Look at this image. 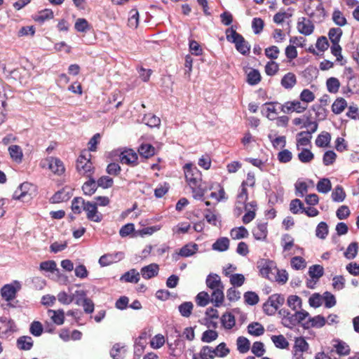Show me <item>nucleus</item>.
Listing matches in <instances>:
<instances>
[{
	"instance_id": "obj_1",
	"label": "nucleus",
	"mask_w": 359,
	"mask_h": 359,
	"mask_svg": "<svg viewBox=\"0 0 359 359\" xmlns=\"http://www.w3.org/2000/svg\"><path fill=\"white\" fill-rule=\"evenodd\" d=\"M225 33L226 40L234 43L238 52L243 55H249L251 46L241 34L238 33L233 27L226 29Z\"/></svg>"
},
{
	"instance_id": "obj_2",
	"label": "nucleus",
	"mask_w": 359,
	"mask_h": 359,
	"mask_svg": "<svg viewBox=\"0 0 359 359\" xmlns=\"http://www.w3.org/2000/svg\"><path fill=\"white\" fill-rule=\"evenodd\" d=\"M90 158L91 154L87 150L81 152L76 163V169L80 175L90 177L94 173L95 168Z\"/></svg>"
},
{
	"instance_id": "obj_3",
	"label": "nucleus",
	"mask_w": 359,
	"mask_h": 359,
	"mask_svg": "<svg viewBox=\"0 0 359 359\" xmlns=\"http://www.w3.org/2000/svg\"><path fill=\"white\" fill-rule=\"evenodd\" d=\"M284 303V295L281 294H271L269 297L267 301L264 303L262 306L263 311L268 316H273Z\"/></svg>"
},
{
	"instance_id": "obj_4",
	"label": "nucleus",
	"mask_w": 359,
	"mask_h": 359,
	"mask_svg": "<svg viewBox=\"0 0 359 359\" xmlns=\"http://www.w3.org/2000/svg\"><path fill=\"white\" fill-rule=\"evenodd\" d=\"M185 179L190 187H198L202 180L201 172L196 165L186 163L184 166Z\"/></svg>"
},
{
	"instance_id": "obj_5",
	"label": "nucleus",
	"mask_w": 359,
	"mask_h": 359,
	"mask_svg": "<svg viewBox=\"0 0 359 359\" xmlns=\"http://www.w3.org/2000/svg\"><path fill=\"white\" fill-rule=\"evenodd\" d=\"M21 289V284L18 280H13L10 284L4 285L1 289V295L4 299L8 302V306L15 307L11 301L16 297L17 292Z\"/></svg>"
},
{
	"instance_id": "obj_6",
	"label": "nucleus",
	"mask_w": 359,
	"mask_h": 359,
	"mask_svg": "<svg viewBox=\"0 0 359 359\" xmlns=\"http://www.w3.org/2000/svg\"><path fill=\"white\" fill-rule=\"evenodd\" d=\"M257 268L259 269L260 274L269 280L273 279V276L275 275V271H277L275 262L267 259H262L258 261Z\"/></svg>"
},
{
	"instance_id": "obj_7",
	"label": "nucleus",
	"mask_w": 359,
	"mask_h": 359,
	"mask_svg": "<svg viewBox=\"0 0 359 359\" xmlns=\"http://www.w3.org/2000/svg\"><path fill=\"white\" fill-rule=\"evenodd\" d=\"M85 204L83 211L86 212L87 219L95 222H100L103 219V215L98 212L97 204L91 201H86Z\"/></svg>"
},
{
	"instance_id": "obj_8",
	"label": "nucleus",
	"mask_w": 359,
	"mask_h": 359,
	"mask_svg": "<svg viewBox=\"0 0 359 359\" xmlns=\"http://www.w3.org/2000/svg\"><path fill=\"white\" fill-rule=\"evenodd\" d=\"M124 258V253L122 252H116L114 253H107L102 255L99 259V264L101 266H107L114 263H116Z\"/></svg>"
},
{
	"instance_id": "obj_9",
	"label": "nucleus",
	"mask_w": 359,
	"mask_h": 359,
	"mask_svg": "<svg viewBox=\"0 0 359 359\" xmlns=\"http://www.w3.org/2000/svg\"><path fill=\"white\" fill-rule=\"evenodd\" d=\"M119 158L122 163H126L133 167L138 165L137 154L131 149H126L121 152Z\"/></svg>"
},
{
	"instance_id": "obj_10",
	"label": "nucleus",
	"mask_w": 359,
	"mask_h": 359,
	"mask_svg": "<svg viewBox=\"0 0 359 359\" xmlns=\"http://www.w3.org/2000/svg\"><path fill=\"white\" fill-rule=\"evenodd\" d=\"M297 28L302 34L309 36L313 32L315 27L311 20L302 17L299 18Z\"/></svg>"
},
{
	"instance_id": "obj_11",
	"label": "nucleus",
	"mask_w": 359,
	"mask_h": 359,
	"mask_svg": "<svg viewBox=\"0 0 359 359\" xmlns=\"http://www.w3.org/2000/svg\"><path fill=\"white\" fill-rule=\"evenodd\" d=\"M46 161L48 162V168L54 174L61 175L65 172V168L64 164L60 158L55 157H48L46 159Z\"/></svg>"
},
{
	"instance_id": "obj_12",
	"label": "nucleus",
	"mask_w": 359,
	"mask_h": 359,
	"mask_svg": "<svg viewBox=\"0 0 359 359\" xmlns=\"http://www.w3.org/2000/svg\"><path fill=\"white\" fill-rule=\"evenodd\" d=\"M198 250V245L196 243H188L184 245L179 251L172 255L174 259L177 260L178 257H188L194 255Z\"/></svg>"
},
{
	"instance_id": "obj_13",
	"label": "nucleus",
	"mask_w": 359,
	"mask_h": 359,
	"mask_svg": "<svg viewBox=\"0 0 359 359\" xmlns=\"http://www.w3.org/2000/svg\"><path fill=\"white\" fill-rule=\"evenodd\" d=\"M325 318L321 315H318L314 317L309 316L307 320L305 321V323L303 324V328L305 330H308L311 327L320 328L325 325Z\"/></svg>"
},
{
	"instance_id": "obj_14",
	"label": "nucleus",
	"mask_w": 359,
	"mask_h": 359,
	"mask_svg": "<svg viewBox=\"0 0 359 359\" xmlns=\"http://www.w3.org/2000/svg\"><path fill=\"white\" fill-rule=\"evenodd\" d=\"M278 314L282 318L281 323L284 327L292 329L295 326L294 313H291L287 309H282L278 311Z\"/></svg>"
},
{
	"instance_id": "obj_15",
	"label": "nucleus",
	"mask_w": 359,
	"mask_h": 359,
	"mask_svg": "<svg viewBox=\"0 0 359 359\" xmlns=\"http://www.w3.org/2000/svg\"><path fill=\"white\" fill-rule=\"evenodd\" d=\"M158 271L159 266L155 263L144 266L140 270L141 275L144 279H151L156 276L158 273Z\"/></svg>"
},
{
	"instance_id": "obj_16",
	"label": "nucleus",
	"mask_w": 359,
	"mask_h": 359,
	"mask_svg": "<svg viewBox=\"0 0 359 359\" xmlns=\"http://www.w3.org/2000/svg\"><path fill=\"white\" fill-rule=\"evenodd\" d=\"M87 177L88 180L83 184L82 191L84 195L90 196L95 193L98 186L93 175Z\"/></svg>"
},
{
	"instance_id": "obj_17",
	"label": "nucleus",
	"mask_w": 359,
	"mask_h": 359,
	"mask_svg": "<svg viewBox=\"0 0 359 359\" xmlns=\"http://www.w3.org/2000/svg\"><path fill=\"white\" fill-rule=\"evenodd\" d=\"M268 234L267 223H260L252 229V235L256 240L264 241Z\"/></svg>"
},
{
	"instance_id": "obj_18",
	"label": "nucleus",
	"mask_w": 359,
	"mask_h": 359,
	"mask_svg": "<svg viewBox=\"0 0 359 359\" xmlns=\"http://www.w3.org/2000/svg\"><path fill=\"white\" fill-rule=\"evenodd\" d=\"M121 281L126 283H137L140 280V273L135 269H132L123 274L120 278Z\"/></svg>"
},
{
	"instance_id": "obj_19",
	"label": "nucleus",
	"mask_w": 359,
	"mask_h": 359,
	"mask_svg": "<svg viewBox=\"0 0 359 359\" xmlns=\"http://www.w3.org/2000/svg\"><path fill=\"white\" fill-rule=\"evenodd\" d=\"M223 289L224 285H221L220 288L213 290L212 292L210 302L214 303L215 307H219L224 302V295Z\"/></svg>"
},
{
	"instance_id": "obj_20",
	"label": "nucleus",
	"mask_w": 359,
	"mask_h": 359,
	"mask_svg": "<svg viewBox=\"0 0 359 359\" xmlns=\"http://www.w3.org/2000/svg\"><path fill=\"white\" fill-rule=\"evenodd\" d=\"M72 195L70 191H65L64 189L55 192L50 198V201L53 203H58L63 201H68Z\"/></svg>"
},
{
	"instance_id": "obj_21",
	"label": "nucleus",
	"mask_w": 359,
	"mask_h": 359,
	"mask_svg": "<svg viewBox=\"0 0 359 359\" xmlns=\"http://www.w3.org/2000/svg\"><path fill=\"white\" fill-rule=\"evenodd\" d=\"M16 344L20 350L29 351L32 348L34 341L29 336H22L17 339Z\"/></svg>"
},
{
	"instance_id": "obj_22",
	"label": "nucleus",
	"mask_w": 359,
	"mask_h": 359,
	"mask_svg": "<svg viewBox=\"0 0 359 359\" xmlns=\"http://www.w3.org/2000/svg\"><path fill=\"white\" fill-rule=\"evenodd\" d=\"M155 148L151 144H142L138 148V153L141 157L149 158L155 154Z\"/></svg>"
},
{
	"instance_id": "obj_23",
	"label": "nucleus",
	"mask_w": 359,
	"mask_h": 359,
	"mask_svg": "<svg viewBox=\"0 0 359 359\" xmlns=\"http://www.w3.org/2000/svg\"><path fill=\"white\" fill-rule=\"evenodd\" d=\"M205 283L207 286L212 290L220 288L221 285H223L220 277L216 273L209 274L207 276Z\"/></svg>"
},
{
	"instance_id": "obj_24",
	"label": "nucleus",
	"mask_w": 359,
	"mask_h": 359,
	"mask_svg": "<svg viewBox=\"0 0 359 359\" xmlns=\"http://www.w3.org/2000/svg\"><path fill=\"white\" fill-rule=\"evenodd\" d=\"M309 348V344L303 337H297L294 341V355H297L298 353L306 352Z\"/></svg>"
},
{
	"instance_id": "obj_25",
	"label": "nucleus",
	"mask_w": 359,
	"mask_h": 359,
	"mask_svg": "<svg viewBox=\"0 0 359 359\" xmlns=\"http://www.w3.org/2000/svg\"><path fill=\"white\" fill-rule=\"evenodd\" d=\"M297 83V78L294 73L288 72L283 76L280 83L286 89H291Z\"/></svg>"
},
{
	"instance_id": "obj_26",
	"label": "nucleus",
	"mask_w": 359,
	"mask_h": 359,
	"mask_svg": "<svg viewBox=\"0 0 359 359\" xmlns=\"http://www.w3.org/2000/svg\"><path fill=\"white\" fill-rule=\"evenodd\" d=\"M229 248V240L226 237H222L218 238L212 245L214 250L218 252L226 251Z\"/></svg>"
},
{
	"instance_id": "obj_27",
	"label": "nucleus",
	"mask_w": 359,
	"mask_h": 359,
	"mask_svg": "<svg viewBox=\"0 0 359 359\" xmlns=\"http://www.w3.org/2000/svg\"><path fill=\"white\" fill-rule=\"evenodd\" d=\"M11 158L16 163H21L23 157L22 149L20 146L14 144L8 147Z\"/></svg>"
},
{
	"instance_id": "obj_28",
	"label": "nucleus",
	"mask_w": 359,
	"mask_h": 359,
	"mask_svg": "<svg viewBox=\"0 0 359 359\" xmlns=\"http://www.w3.org/2000/svg\"><path fill=\"white\" fill-rule=\"evenodd\" d=\"M86 201L82 197H75L72 201L71 209L74 214H81L85 207Z\"/></svg>"
},
{
	"instance_id": "obj_29",
	"label": "nucleus",
	"mask_w": 359,
	"mask_h": 359,
	"mask_svg": "<svg viewBox=\"0 0 359 359\" xmlns=\"http://www.w3.org/2000/svg\"><path fill=\"white\" fill-rule=\"evenodd\" d=\"M335 342L336 344H334V348L338 355H348L350 353V347L346 342L339 339H336Z\"/></svg>"
},
{
	"instance_id": "obj_30",
	"label": "nucleus",
	"mask_w": 359,
	"mask_h": 359,
	"mask_svg": "<svg viewBox=\"0 0 359 359\" xmlns=\"http://www.w3.org/2000/svg\"><path fill=\"white\" fill-rule=\"evenodd\" d=\"M248 185L247 182L243 181L241 184V189L240 192L237 195L236 204L237 205H245L248 198V190L246 189V186Z\"/></svg>"
},
{
	"instance_id": "obj_31",
	"label": "nucleus",
	"mask_w": 359,
	"mask_h": 359,
	"mask_svg": "<svg viewBox=\"0 0 359 359\" xmlns=\"http://www.w3.org/2000/svg\"><path fill=\"white\" fill-rule=\"evenodd\" d=\"M347 107V102L345 99L338 97L332 105V111L335 114H341Z\"/></svg>"
},
{
	"instance_id": "obj_32",
	"label": "nucleus",
	"mask_w": 359,
	"mask_h": 359,
	"mask_svg": "<svg viewBox=\"0 0 359 359\" xmlns=\"http://www.w3.org/2000/svg\"><path fill=\"white\" fill-rule=\"evenodd\" d=\"M332 199L334 202L340 203L344 201L346 192L341 185H337L332 192Z\"/></svg>"
},
{
	"instance_id": "obj_33",
	"label": "nucleus",
	"mask_w": 359,
	"mask_h": 359,
	"mask_svg": "<svg viewBox=\"0 0 359 359\" xmlns=\"http://www.w3.org/2000/svg\"><path fill=\"white\" fill-rule=\"evenodd\" d=\"M331 140V135L327 132H323L318 135L316 140V144L318 147H326L329 145Z\"/></svg>"
},
{
	"instance_id": "obj_34",
	"label": "nucleus",
	"mask_w": 359,
	"mask_h": 359,
	"mask_svg": "<svg viewBox=\"0 0 359 359\" xmlns=\"http://www.w3.org/2000/svg\"><path fill=\"white\" fill-rule=\"evenodd\" d=\"M53 12L51 9H43L39 12V14L34 17V20L38 22L43 23L46 20L53 18Z\"/></svg>"
},
{
	"instance_id": "obj_35",
	"label": "nucleus",
	"mask_w": 359,
	"mask_h": 359,
	"mask_svg": "<svg viewBox=\"0 0 359 359\" xmlns=\"http://www.w3.org/2000/svg\"><path fill=\"white\" fill-rule=\"evenodd\" d=\"M221 322L226 329L230 330L235 325V317L232 313L226 312L222 315Z\"/></svg>"
},
{
	"instance_id": "obj_36",
	"label": "nucleus",
	"mask_w": 359,
	"mask_h": 359,
	"mask_svg": "<svg viewBox=\"0 0 359 359\" xmlns=\"http://www.w3.org/2000/svg\"><path fill=\"white\" fill-rule=\"evenodd\" d=\"M316 189L320 193H328L332 189V184L330 180L328 178L321 179L318 182Z\"/></svg>"
},
{
	"instance_id": "obj_37",
	"label": "nucleus",
	"mask_w": 359,
	"mask_h": 359,
	"mask_svg": "<svg viewBox=\"0 0 359 359\" xmlns=\"http://www.w3.org/2000/svg\"><path fill=\"white\" fill-rule=\"evenodd\" d=\"M248 332L251 335L260 336L264 334V328L259 323L254 322L248 325Z\"/></svg>"
},
{
	"instance_id": "obj_38",
	"label": "nucleus",
	"mask_w": 359,
	"mask_h": 359,
	"mask_svg": "<svg viewBox=\"0 0 359 359\" xmlns=\"http://www.w3.org/2000/svg\"><path fill=\"white\" fill-rule=\"evenodd\" d=\"M343 32L339 27L330 28L328 32V37L332 43H339L342 36Z\"/></svg>"
},
{
	"instance_id": "obj_39",
	"label": "nucleus",
	"mask_w": 359,
	"mask_h": 359,
	"mask_svg": "<svg viewBox=\"0 0 359 359\" xmlns=\"http://www.w3.org/2000/svg\"><path fill=\"white\" fill-rule=\"evenodd\" d=\"M91 25L85 18H78L74 24V29L79 32H86L91 29Z\"/></svg>"
},
{
	"instance_id": "obj_40",
	"label": "nucleus",
	"mask_w": 359,
	"mask_h": 359,
	"mask_svg": "<svg viewBox=\"0 0 359 359\" xmlns=\"http://www.w3.org/2000/svg\"><path fill=\"white\" fill-rule=\"evenodd\" d=\"M231 236L233 239H241L248 237V231L247 229L243 226L233 228L231 230Z\"/></svg>"
},
{
	"instance_id": "obj_41",
	"label": "nucleus",
	"mask_w": 359,
	"mask_h": 359,
	"mask_svg": "<svg viewBox=\"0 0 359 359\" xmlns=\"http://www.w3.org/2000/svg\"><path fill=\"white\" fill-rule=\"evenodd\" d=\"M39 269L41 271H48L54 273L57 271L60 273L59 269L57 268L56 262L54 260H48L40 263Z\"/></svg>"
},
{
	"instance_id": "obj_42",
	"label": "nucleus",
	"mask_w": 359,
	"mask_h": 359,
	"mask_svg": "<svg viewBox=\"0 0 359 359\" xmlns=\"http://www.w3.org/2000/svg\"><path fill=\"white\" fill-rule=\"evenodd\" d=\"M271 339L276 348L284 349L287 348L289 346L288 341H287L285 337L282 334L273 335Z\"/></svg>"
},
{
	"instance_id": "obj_43",
	"label": "nucleus",
	"mask_w": 359,
	"mask_h": 359,
	"mask_svg": "<svg viewBox=\"0 0 359 359\" xmlns=\"http://www.w3.org/2000/svg\"><path fill=\"white\" fill-rule=\"evenodd\" d=\"M194 304L191 302H183L178 306L179 312L181 316L185 318H188L191 316Z\"/></svg>"
},
{
	"instance_id": "obj_44",
	"label": "nucleus",
	"mask_w": 359,
	"mask_h": 359,
	"mask_svg": "<svg viewBox=\"0 0 359 359\" xmlns=\"http://www.w3.org/2000/svg\"><path fill=\"white\" fill-rule=\"evenodd\" d=\"M142 121L150 128L158 127L161 124V119L151 114L144 115Z\"/></svg>"
},
{
	"instance_id": "obj_45",
	"label": "nucleus",
	"mask_w": 359,
	"mask_h": 359,
	"mask_svg": "<svg viewBox=\"0 0 359 359\" xmlns=\"http://www.w3.org/2000/svg\"><path fill=\"white\" fill-rule=\"evenodd\" d=\"M237 349L241 353H245L250 349V341L245 337H239L237 339Z\"/></svg>"
},
{
	"instance_id": "obj_46",
	"label": "nucleus",
	"mask_w": 359,
	"mask_h": 359,
	"mask_svg": "<svg viewBox=\"0 0 359 359\" xmlns=\"http://www.w3.org/2000/svg\"><path fill=\"white\" fill-rule=\"evenodd\" d=\"M309 274L312 278L318 280L324 274V268L319 264H314L309 267Z\"/></svg>"
},
{
	"instance_id": "obj_47",
	"label": "nucleus",
	"mask_w": 359,
	"mask_h": 359,
	"mask_svg": "<svg viewBox=\"0 0 359 359\" xmlns=\"http://www.w3.org/2000/svg\"><path fill=\"white\" fill-rule=\"evenodd\" d=\"M327 89L330 93H337L340 87V82L335 77H330L326 81Z\"/></svg>"
},
{
	"instance_id": "obj_48",
	"label": "nucleus",
	"mask_w": 359,
	"mask_h": 359,
	"mask_svg": "<svg viewBox=\"0 0 359 359\" xmlns=\"http://www.w3.org/2000/svg\"><path fill=\"white\" fill-rule=\"evenodd\" d=\"M247 82L250 86H255L261 81V74L257 69H252L247 76Z\"/></svg>"
},
{
	"instance_id": "obj_49",
	"label": "nucleus",
	"mask_w": 359,
	"mask_h": 359,
	"mask_svg": "<svg viewBox=\"0 0 359 359\" xmlns=\"http://www.w3.org/2000/svg\"><path fill=\"white\" fill-rule=\"evenodd\" d=\"M297 156L298 159L303 163H310L314 158V154L310 149L306 148L302 149Z\"/></svg>"
},
{
	"instance_id": "obj_50",
	"label": "nucleus",
	"mask_w": 359,
	"mask_h": 359,
	"mask_svg": "<svg viewBox=\"0 0 359 359\" xmlns=\"http://www.w3.org/2000/svg\"><path fill=\"white\" fill-rule=\"evenodd\" d=\"M358 250V244L356 242H353L350 243L346 249V250L344 252V257L348 259H354L357 254Z\"/></svg>"
},
{
	"instance_id": "obj_51",
	"label": "nucleus",
	"mask_w": 359,
	"mask_h": 359,
	"mask_svg": "<svg viewBox=\"0 0 359 359\" xmlns=\"http://www.w3.org/2000/svg\"><path fill=\"white\" fill-rule=\"evenodd\" d=\"M230 353V349L226 347L224 342L220 343L217 345L215 348H213V355L217 357L224 358L226 357Z\"/></svg>"
},
{
	"instance_id": "obj_52",
	"label": "nucleus",
	"mask_w": 359,
	"mask_h": 359,
	"mask_svg": "<svg viewBox=\"0 0 359 359\" xmlns=\"http://www.w3.org/2000/svg\"><path fill=\"white\" fill-rule=\"evenodd\" d=\"M333 22L339 27H343L347 24V20L344 16L341 11L338 9H335L332 13Z\"/></svg>"
},
{
	"instance_id": "obj_53",
	"label": "nucleus",
	"mask_w": 359,
	"mask_h": 359,
	"mask_svg": "<svg viewBox=\"0 0 359 359\" xmlns=\"http://www.w3.org/2000/svg\"><path fill=\"white\" fill-rule=\"evenodd\" d=\"M309 316L310 315L309 312L305 310L302 309L299 311H295V313H294V317L295 318V325L300 324L303 327V324L305 323V321L307 320L306 318L308 319Z\"/></svg>"
},
{
	"instance_id": "obj_54",
	"label": "nucleus",
	"mask_w": 359,
	"mask_h": 359,
	"mask_svg": "<svg viewBox=\"0 0 359 359\" xmlns=\"http://www.w3.org/2000/svg\"><path fill=\"white\" fill-rule=\"evenodd\" d=\"M210 302L209 294L207 292H200L196 297V302L198 306L204 307Z\"/></svg>"
},
{
	"instance_id": "obj_55",
	"label": "nucleus",
	"mask_w": 359,
	"mask_h": 359,
	"mask_svg": "<svg viewBox=\"0 0 359 359\" xmlns=\"http://www.w3.org/2000/svg\"><path fill=\"white\" fill-rule=\"evenodd\" d=\"M328 234V226L326 222H320L316 229V235L320 239H325Z\"/></svg>"
},
{
	"instance_id": "obj_56",
	"label": "nucleus",
	"mask_w": 359,
	"mask_h": 359,
	"mask_svg": "<svg viewBox=\"0 0 359 359\" xmlns=\"http://www.w3.org/2000/svg\"><path fill=\"white\" fill-rule=\"evenodd\" d=\"M287 304L293 311H296L297 308L302 307V299L297 295H290L287 300Z\"/></svg>"
},
{
	"instance_id": "obj_57",
	"label": "nucleus",
	"mask_w": 359,
	"mask_h": 359,
	"mask_svg": "<svg viewBox=\"0 0 359 359\" xmlns=\"http://www.w3.org/2000/svg\"><path fill=\"white\" fill-rule=\"evenodd\" d=\"M97 184L102 189H109L113 186L114 180L109 176L103 175L97 180Z\"/></svg>"
},
{
	"instance_id": "obj_58",
	"label": "nucleus",
	"mask_w": 359,
	"mask_h": 359,
	"mask_svg": "<svg viewBox=\"0 0 359 359\" xmlns=\"http://www.w3.org/2000/svg\"><path fill=\"white\" fill-rule=\"evenodd\" d=\"M48 312L53 313L52 316V320L56 325H61L64 323L65 313L62 309H59L57 311L49 310Z\"/></svg>"
},
{
	"instance_id": "obj_59",
	"label": "nucleus",
	"mask_w": 359,
	"mask_h": 359,
	"mask_svg": "<svg viewBox=\"0 0 359 359\" xmlns=\"http://www.w3.org/2000/svg\"><path fill=\"white\" fill-rule=\"evenodd\" d=\"M245 302L250 306H254L259 302V298L255 292L248 291L243 295Z\"/></svg>"
},
{
	"instance_id": "obj_60",
	"label": "nucleus",
	"mask_w": 359,
	"mask_h": 359,
	"mask_svg": "<svg viewBox=\"0 0 359 359\" xmlns=\"http://www.w3.org/2000/svg\"><path fill=\"white\" fill-rule=\"evenodd\" d=\"M218 337V333L213 330H208L205 331L201 337V341L205 343H211L216 340Z\"/></svg>"
},
{
	"instance_id": "obj_61",
	"label": "nucleus",
	"mask_w": 359,
	"mask_h": 359,
	"mask_svg": "<svg viewBox=\"0 0 359 359\" xmlns=\"http://www.w3.org/2000/svg\"><path fill=\"white\" fill-rule=\"evenodd\" d=\"M337 154L332 150L327 151L323 157V164L326 166L333 164L336 160Z\"/></svg>"
},
{
	"instance_id": "obj_62",
	"label": "nucleus",
	"mask_w": 359,
	"mask_h": 359,
	"mask_svg": "<svg viewBox=\"0 0 359 359\" xmlns=\"http://www.w3.org/2000/svg\"><path fill=\"white\" fill-rule=\"evenodd\" d=\"M323 298L325 301V306L326 308H332L336 305L337 301L334 294L330 292H325L323 294Z\"/></svg>"
},
{
	"instance_id": "obj_63",
	"label": "nucleus",
	"mask_w": 359,
	"mask_h": 359,
	"mask_svg": "<svg viewBox=\"0 0 359 359\" xmlns=\"http://www.w3.org/2000/svg\"><path fill=\"white\" fill-rule=\"evenodd\" d=\"M199 356L201 359H214L213 348L209 346H203L201 348Z\"/></svg>"
},
{
	"instance_id": "obj_64",
	"label": "nucleus",
	"mask_w": 359,
	"mask_h": 359,
	"mask_svg": "<svg viewBox=\"0 0 359 359\" xmlns=\"http://www.w3.org/2000/svg\"><path fill=\"white\" fill-rule=\"evenodd\" d=\"M251 351L257 357H262L264 354L266 350L262 342L255 341L252 344Z\"/></svg>"
}]
</instances>
